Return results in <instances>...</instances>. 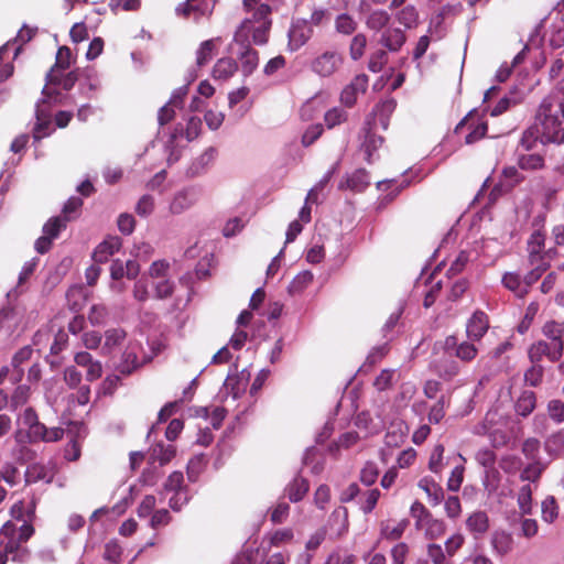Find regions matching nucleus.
Listing matches in <instances>:
<instances>
[{"instance_id":"f257e3e1","label":"nucleus","mask_w":564,"mask_h":564,"mask_svg":"<svg viewBox=\"0 0 564 564\" xmlns=\"http://www.w3.org/2000/svg\"><path fill=\"white\" fill-rule=\"evenodd\" d=\"M538 141L543 144L564 143V94L554 93L542 99L535 113V124L522 133L519 147L530 151Z\"/></svg>"},{"instance_id":"f03ea898","label":"nucleus","mask_w":564,"mask_h":564,"mask_svg":"<svg viewBox=\"0 0 564 564\" xmlns=\"http://www.w3.org/2000/svg\"><path fill=\"white\" fill-rule=\"evenodd\" d=\"M202 189L198 186H187L177 191L171 198L169 212L181 215L191 209L200 198Z\"/></svg>"},{"instance_id":"7ed1b4c3","label":"nucleus","mask_w":564,"mask_h":564,"mask_svg":"<svg viewBox=\"0 0 564 564\" xmlns=\"http://www.w3.org/2000/svg\"><path fill=\"white\" fill-rule=\"evenodd\" d=\"M343 64V56L336 51H326L315 57L311 63V69L321 77H329L335 74Z\"/></svg>"},{"instance_id":"20e7f679","label":"nucleus","mask_w":564,"mask_h":564,"mask_svg":"<svg viewBox=\"0 0 564 564\" xmlns=\"http://www.w3.org/2000/svg\"><path fill=\"white\" fill-rule=\"evenodd\" d=\"M467 128L468 133L465 137L466 144H473L484 138L487 133V123L478 120L476 111H470L464 119H462L455 128L456 133H462Z\"/></svg>"},{"instance_id":"39448f33","label":"nucleus","mask_w":564,"mask_h":564,"mask_svg":"<svg viewBox=\"0 0 564 564\" xmlns=\"http://www.w3.org/2000/svg\"><path fill=\"white\" fill-rule=\"evenodd\" d=\"M395 107L397 101L394 98L381 100L373 107L371 113L366 119V126L370 127V129H376L379 124L383 130H387Z\"/></svg>"},{"instance_id":"423d86ee","label":"nucleus","mask_w":564,"mask_h":564,"mask_svg":"<svg viewBox=\"0 0 564 564\" xmlns=\"http://www.w3.org/2000/svg\"><path fill=\"white\" fill-rule=\"evenodd\" d=\"M37 502L39 498L34 492L18 499L10 508L11 518L21 522L35 521Z\"/></svg>"},{"instance_id":"0eeeda50","label":"nucleus","mask_w":564,"mask_h":564,"mask_svg":"<svg viewBox=\"0 0 564 564\" xmlns=\"http://www.w3.org/2000/svg\"><path fill=\"white\" fill-rule=\"evenodd\" d=\"M528 356L532 364H540L543 357L551 362H556L563 356V351L560 350V344L553 346L551 343L539 340L529 347Z\"/></svg>"},{"instance_id":"6e6552de","label":"nucleus","mask_w":564,"mask_h":564,"mask_svg":"<svg viewBox=\"0 0 564 564\" xmlns=\"http://www.w3.org/2000/svg\"><path fill=\"white\" fill-rule=\"evenodd\" d=\"M64 436V430L62 427H46L43 423H37L26 431L28 442L31 444L39 442H57Z\"/></svg>"},{"instance_id":"1a4fd4ad","label":"nucleus","mask_w":564,"mask_h":564,"mask_svg":"<svg viewBox=\"0 0 564 564\" xmlns=\"http://www.w3.org/2000/svg\"><path fill=\"white\" fill-rule=\"evenodd\" d=\"M141 349L138 341H129L126 346L120 361L117 365V370L124 376L131 375L134 370L142 366V361L138 358V351Z\"/></svg>"},{"instance_id":"9d476101","label":"nucleus","mask_w":564,"mask_h":564,"mask_svg":"<svg viewBox=\"0 0 564 564\" xmlns=\"http://www.w3.org/2000/svg\"><path fill=\"white\" fill-rule=\"evenodd\" d=\"M368 88V76L366 74L356 75L350 84H348L340 94V101L346 107H352L357 97L365 94Z\"/></svg>"},{"instance_id":"9b49d317","label":"nucleus","mask_w":564,"mask_h":564,"mask_svg":"<svg viewBox=\"0 0 564 564\" xmlns=\"http://www.w3.org/2000/svg\"><path fill=\"white\" fill-rule=\"evenodd\" d=\"M78 80V75L76 70H72L65 75H59L58 72L54 73V68H51L46 74V85L44 86L42 94L45 98H51L54 90L48 88V85H59L65 90H70L76 82Z\"/></svg>"},{"instance_id":"f8f14e48","label":"nucleus","mask_w":564,"mask_h":564,"mask_svg":"<svg viewBox=\"0 0 564 564\" xmlns=\"http://www.w3.org/2000/svg\"><path fill=\"white\" fill-rule=\"evenodd\" d=\"M431 369L442 379L452 380L459 372V366L452 355L443 354L431 361Z\"/></svg>"},{"instance_id":"ddd939ff","label":"nucleus","mask_w":564,"mask_h":564,"mask_svg":"<svg viewBox=\"0 0 564 564\" xmlns=\"http://www.w3.org/2000/svg\"><path fill=\"white\" fill-rule=\"evenodd\" d=\"M489 328L488 315L482 311H476L466 324V334L471 341H478Z\"/></svg>"},{"instance_id":"4468645a","label":"nucleus","mask_w":564,"mask_h":564,"mask_svg":"<svg viewBox=\"0 0 564 564\" xmlns=\"http://www.w3.org/2000/svg\"><path fill=\"white\" fill-rule=\"evenodd\" d=\"M313 35L308 21L297 20L289 31V46L295 51L302 47Z\"/></svg>"},{"instance_id":"2eb2a0df","label":"nucleus","mask_w":564,"mask_h":564,"mask_svg":"<svg viewBox=\"0 0 564 564\" xmlns=\"http://www.w3.org/2000/svg\"><path fill=\"white\" fill-rule=\"evenodd\" d=\"M54 476V470L48 466L41 463H33L29 465L24 471V484L25 486H30L39 481L51 484Z\"/></svg>"},{"instance_id":"dca6fc26","label":"nucleus","mask_w":564,"mask_h":564,"mask_svg":"<svg viewBox=\"0 0 564 564\" xmlns=\"http://www.w3.org/2000/svg\"><path fill=\"white\" fill-rule=\"evenodd\" d=\"M47 102L46 98H43L36 102L35 118L36 123L33 128V138L35 141H40L51 133V119L50 115L43 106Z\"/></svg>"},{"instance_id":"f3484780","label":"nucleus","mask_w":564,"mask_h":564,"mask_svg":"<svg viewBox=\"0 0 564 564\" xmlns=\"http://www.w3.org/2000/svg\"><path fill=\"white\" fill-rule=\"evenodd\" d=\"M122 241L117 236H111L100 242L93 252V259L96 263H105L109 258L120 250Z\"/></svg>"},{"instance_id":"a211bd4d","label":"nucleus","mask_w":564,"mask_h":564,"mask_svg":"<svg viewBox=\"0 0 564 564\" xmlns=\"http://www.w3.org/2000/svg\"><path fill=\"white\" fill-rule=\"evenodd\" d=\"M217 156V150L213 147L206 149L196 158L186 171L188 177H196L204 174Z\"/></svg>"},{"instance_id":"6ab92c4d","label":"nucleus","mask_w":564,"mask_h":564,"mask_svg":"<svg viewBox=\"0 0 564 564\" xmlns=\"http://www.w3.org/2000/svg\"><path fill=\"white\" fill-rule=\"evenodd\" d=\"M406 41L404 32L399 28H387L382 31L379 44L390 52H398Z\"/></svg>"},{"instance_id":"aec40b11","label":"nucleus","mask_w":564,"mask_h":564,"mask_svg":"<svg viewBox=\"0 0 564 564\" xmlns=\"http://www.w3.org/2000/svg\"><path fill=\"white\" fill-rule=\"evenodd\" d=\"M370 184L369 175L366 170L359 169L343 180L339 189L349 188L355 192H362Z\"/></svg>"},{"instance_id":"412c9836","label":"nucleus","mask_w":564,"mask_h":564,"mask_svg":"<svg viewBox=\"0 0 564 564\" xmlns=\"http://www.w3.org/2000/svg\"><path fill=\"white\" fill-rule=\"evenodd\" d=\"M104 337L105 341L101 351L104 355H110L116 348L124 343L127 332L121 327L108 328L105 332Z\"/></svg>"},{"instance_id":"4be33fe9","label":"nucleus","mask_w":564,"mask_h":564,"mask_svg":"<svg viewBox=\"0 0 564 564\" xmlns=\"http://www.w3.org/2000/svg\"><path fill=\"white\" fill-rule=\"evenodd\" d=\"M238 59L245 76L251 75L259 64L258 52L243 43L241 44V51L238 53Z\"/></svg>"},{"instance_id":"5701e85b","label":"nucleus","mask_w":564,"mask_h":564,"mask_svg":"<svg viewBox=\"0 0 564 564\" xmlns=\"http://www.w3.org/2000/svg\"><path fill=\"white\" fill-rule=\"evenodd\" d=\"M542 334L553 346H557L560 344V350L564 351V321H547L542 327Z\"/></svg>"},{"instance_id":"b1692460","label":"nucleus","mask_w":564,"mask_h":564,"mask_svg":"<svg viewBox=\"0 0 564 564\" xmlns=\"http://www.w3.org/2000/svg\"><path fill=\"white\" fill-rule=\"evenodd\" d=\"M502 285L514 293L517 297H524L528 294L527 286L519 272H506L501 279Z\"/></svg>"},{"instance_id":"393cba45","label":"nucleus","mask_w":564,"mask_h":564,"mask_svg":"<svg viewBox=\"0 0 564 564\" xmlns=\"http://www.w3.org/2000/svg\"><path fill=\"white\" fill-rule=\"evenodd\" d=\"M213 8L209 7L208 2L203 0H186L185 3L180 4L176 8L178 15L187 17L189 12L196 13V19L200 15L210 14Z\"/></svg>"},{"instance_id":"a878e982","label":"nucleus","mask_w":564,"mask_h":564,"mask_svg":"<svg viewBox=\"0 0 564 564\" xmlns=\"http://www.w3.org/2000/svg\"><path fill=\"white\" fill-rule=\"evenodd\" d=\"M375 129H370V127H367V133L365 137V141L361 144V151L365 153V159L368 163L373 162V154L382 145L383 138L377 135L373 132Z\"/></svg>"},{"instance_id":"bb28decb","label":"nucleus","mask_w":564,"mask_h":564,"mask_svg":"<svg viewBox=\"0 0 564 564\" xmlns=\"http://www.w3.org/2000/svg\"><path fill=\"white\" fill-rule=\"evenodd\" d=\"M424 532L425 536L430 540L441 538L445 531L446 525L443 520L435 519L432 514L426 518L425 521L422 522L420 527L416 528Z\"/></svg>"},{"instance_id":"cd10ccee","label":"nucleus","mask_w":564,"mask_h":564,"mask_svg":"<svg viewBox=\"0 0 564 564\" xmlns=\"http://www.w3.org/2000/svg\"><path fill=\"white\" fill-rule=\"evenodd\" d=\"M238 69V65L235 59L230 57H223L217 61L213 68V77L215 79L227 80Z\"/></svg>"},{"instance_id":"c85d7f7f","label":"nucleus","mask_w":564,"mask_h":564,"mask_svg":"<svg viewBox=\"0 0 564 564\" xmlns=\"http://www.w3.org/2000/svg\"><path fill=\"white\" fill-rule=\"evenodd\" d=\"M544 248V235L536 230L534 231L528 241L529 261L531 265L542 260V251Z\"/></svg>"},{"instance_id":"c756f323","label":"nucleus","mask_w":564,"mask_h":564,"mask_svg":"<svg viewBox=\"0 0 564 564\" xmlns=\"http://www.w3.org/2000/svg\"><path fill=\"white\" fill-rule=\"evenodd\" d=\"M536 405L535 393L531 390H524L518 398L514 410L521 416H528L533 412Z\"/></svg>"},{"instance_id":"7c9ffc66","label":"nucleus","mask_w":564,"mask_h":564,"mask_svg":"<svg viewBox=\"0 0 564 564\" xmlns=\"http://www.w3.org/2000/svg\"><path fill=\"white\" fill-rule=\"evenodd\" d=\"M491 545L497 554L503 556L512 551L513 539L503 531L495 532L491 538Z\"/></svg>"},{"instance_id":"2f4dec72","label":"nucleus","mask_w":564,"mask_h":564,"mask_svg":"<svg viewBox=\"0 0 564 564\" xmlns=\"http://www.w3.org/2000/svg\"><path fill=\"white\" fill-rule=\"evenodd\" d=\"M220 39H210L200 43L198 50L196 51V65L197 67H203L207 63L212 61L216 50V42H219Z\"/></svg>"},{"instance_id":"473e14b6","label":"nucleus","mask_w":564,"mask_h":564,"mask_svg":"<svg viewBox=\"0 0 564 564\" xmlns=\"http://www.w3.org/2000/svg\"><path fill=\"white\" fill-rule=\"evenodd\" d=\"M176 449L173 445H165L163 443L155 444L150 452V457L154 462H159L161 466L170 463L175 456Z\"/></svg>"},{"instance_id":"72a5a7b5","label":"nucleus","mask_w":564,"mask_h":564,"mask_svg":"<svg viewBox=\"0 0 564 564\" xmlns=\"http://www.w3.org/2000/svg\"><path fill=\"white\" fill-rule=\"evenodd\" d=\"M308 491V482L302 477H295L285 488V492L292 502H297Z\"/></svg>"},{"instance_id":"f704fd0d","label":"nucleus","mask_w":564,"mask_h":564,"mask_svg":"<svg viewBox=\"0 0 564 564\" xmlns=\"http://www.w3.org/2000/svg\"><path fill=\"white\" fill-rule=\"evenodd\" d=\"M8 556L11 555V561L19 564L28 563L31 558V551L29 547L23 546L21 543L7 542L4 544Z\"/></svg>"},{"instance_id":"c9c22d12","label":"nucleus","mask_w":564,"mask_h":564,"mask_svg":"<svg viewBox=\"0 0 564 564\" xmlns=\"http://www.w3.org/2000/svg\"><path fill=\"white\" fill-rule=\"evenodd\" d=\"M544 449L551 456L564 454V427L551 434L544 442Z\"/></svg>"},{"instance_id":"e433bc0d","label":"nucleus","mask_w":564,"mask_h":564,"mask_svg":"<svg viewBox=\"0 0 564 564\" xmlns=\"http://www.w3.org/2000/svg\"><path fill=\"white\" fill-rule=\"evenodd\" d=\"M419 487L426 492L434 505H438L444 498V491L442 487L432 478H422L419 481Z\"/></svg>"},{"instance_id":"4c0bfd02","label":"nucleus","mask_w":564,"mask_h":564,"mask_svg":"<svg viewBox=\"0 0 564 564\" xmlns=\"http://www.w3.org/2000/svg\"><path fill=\"white\" fill-rule=\"evenodd\" d=\"M395 19L406 29H413L419 23V12L414 6H405L395 13Z\"/></svg>"},{"instance_id":"58836bf2","label":"nucleus","mask_w":564,"mask_h":564,"mask_svg":"<svg viewBox=\"0 0 564 564\" xmlns=\"http://www.w3.org/2000/svg\"><path fill=\"white\" fill-rule=\"evenodd\" d=\"M380 495H381L380 490L377 488L368 489V490L361 492L360 497L357 501L360 510L365 514L370 513L375 509V507L380 498Z\"/></svg>"},{"instance_id":"ea45409f","label":"nucleus","mask_w":564,"mask_h":564,"mask_svg":"<svg viewBox=\"0 0 564 564\" xmlns=\"http://www.w3.org/2000/svg\"><path fill=\"white\" fill-rule=\"evenodd\" d=\"M390 14L384 10L372 11L366 20V25L372 31L386 30L390 22Z\"/></svg>"},{"instance_id":"a19ab883","label":"nucleus","mask_w":564,"mask_h":564,"mask_svg":"<svg viewBox=\"0 0 564 564\" xmlns=\"http://www.w3.org/2000/svg\"><path fill=\"white\" fill-rule=\"evenodd\" d=\"M467 529L474 533H485L488 530V516L484 511H476L466 520Z\"/></svg>"},{"instance_id":"79ce46f5","label":"nucleus","mask_w":564,"mask_h":564,"mask_svg":"<svg viewBox=\"0 0 564 564\" xmlns=\"http://www.w3.org/2000/svg\"><path fill=\"white\" fill-rule=\"evenodd\" d=\"M66 220L61 216L52 217L44 224L43 235L54 240L58 237L59 232L66 228Z\"/></svg>"},{"instance_id":"37998d69","label":"nucleus","mask_w":564,"mask_h":564,"mask_svg":"<svg viewBox=\"0 0 564 564\" xmlns=\"http://www.w3.org/2000/svg\"><path fill=\"white\" fill-rule=\"evenodd\" d=\"M542 519L552 523L558 516V506L553 496H547L541 505Z\"/></svg>"},{"instance_id":"c03bdc74","label":"nucleus","mask_w":564,"mask_h":564,"mask_svg":"<svg viewBox=\"0 0 564 564\" xmlns=\"http://www.w3.org/2000/svg\"><path fill=\"white\" fill-rule=\"evenodd\" d=\"M83 206V199L76 196H72L64 204L62 209V218L68 223L69 220L76 218L79 214V210Z\"/></svg>"},{"instance_id":"a18cd8bd","label":"nucleus","mask_w":564,"mask_h":564,"mask_svg":"<svg viewBox=\"0 0 564 564\" xmlns=\"http://www.w3.org/2000/svg\"><path fill=\"white\" fill-rule=\"evenodd\" d=\"M518 165L522 170H539L544 165V159L540 154H520Z\"/></svg>"},{"instance_id":"49530a36","label":"nucleus","mask_w":564,"mask_h":564,"mask_svg":"<svg viewBox=\"0 0 564 564\" xmlns=\"http://www.w3.org/2000/svg\"><path fill=\"white\" fill-rule=\"evenodd\" d=\"M426 553L433 564H454L440 544H427Z\"/></svg>"},{"instance_id":"de8ad7c7","label":"nucleus","mask_w":564,"mask_h":564,"mask_svg":"<svg viewBox=\"0 0 564 564\" xmlns=\"http://www.w3.org/2000/svg\"><path fill=\"white\" fill-rule=\"evenodd\" d=\"M0 479L8 484L10 487L19 485L21 480L20 471L17 466L7 463L0 468Z\"/></svg>"},{"instance_id":"09e8293b","label":"nucleus","mask_w":564,"mask_h":564,"mask_svg":"<svg viewBox=\"0 0 564 564\" xmlns=\"http://www.w3.org/2000/svg\"><path fill=\"white\" fill-rule=\"evenodd\" d=\"M518 506L522 514H530L532 511V489L530 485H524L518 492Z\"/></svg>"},{"instance_id":"8fccbe9b","label":"nucleus","mask_w":564,"mask_h":564,"mask_svg":"<svg viewBox=\"0 0 564 564\" xmlns=\"http://www.w3.org/2000/svg\"><path fill=\"white\" fill-rule=\"evenodd\" d=\"M335 28L338 33L350 35L357 29V22L347 13H341L336 18Z\"/></svg>"},{"instance_id":"3c124183","label":"nucleus","mask_w":564,"mask_h":564,"mask_svg":"<svg viewBox=\"0 0 564 564\" xmlns=\"http://www.w3.org/2000/svg\"><path fill=\"white\" fill-rule=\"evenodd\" d=\"M314 275L311 271L300 272L290 283V293H300L313 282Z\"/></svg>"},{"instance_id":"603ef678","label":"nucleus","mask_w":564,"mask_h":564,"mask_svg":"<svg viewBox=\"0 0 564 564\" xmlns=\"http://www.w3.org/2000/svg\"><path fill=\"white\" fill-rule=\"evenodd\" d=\"M33 522L34 521L22 522L17 529L15 534L8 542L26 543L35 532Z\"/></svg>"},{"instance_id":"864d4df0","label":"nucleus","mask_w":564,"mask_h":564,"mask_svg":"<svg viewBox=\"0 0 564 564\" xmlns=\"http://www.w3.org/2000/svg\"><path fill=\"white\" fill-rule=\"evenodd\" d=\"M544 468L545 466L540 460H533L521 471L520 478L522 480L536 481Z\"/></svg>"},{"instance_id":"5fc2aeb1","label":"nucleus","mask_w":564,"mask_h":564,"mask_svg":"<svg viewBox=\"0 0 564 564\" xmlns=\"http://www.w3.org/2000/svg\"><path fill=\"white\" fill-rule=\"evenodd\" d=\"M406 527H408L406 520H402L393 527L387 524L382 528L381 534L387 540L395 541V540H399L403 535Z\"/></svg>"},{"instance_id":"6e6d98bb","label":"nucleus","mask_w":564,"mask_h":564,"mask_svg":"<svg viewBox=\"0 0 564 564\" xmlns=\"http://www.w3.org/2000/svg\"><path fill=\"white\" fill-rule=\"evenodd\" d=\"M443 455H444V446L442 444L435 445L433 448L430 460H429V468L431 471L438 474L443 470L444 464H443Z\"/></svg>"},{"instance_id":"4d7b16f0","label":"nucleus","mask_w":564,"mask_h":564,"mask_svg":"<svg viewBox=\"0 0 564 564\" xmlns=\"http://www.w3.org/2000/svg\"><path fill=\"white\" fill-rule=\"evenodd\" d=\"M499 485V473L496 468L485 469L482 476V486L485 490L491 495L495 492Z\"/></svg>"},{"instance_id":"13d9d810","label":"nucleus","mask_w":564,"mask_h":564,"mask_svg":"<svg viewBox=\"0 0 564 564\" xmlns=\"http://www.w3.org/2000/svg\"><path fill=\"white\" fill-rule=\"evenodd\" d=\"M547 414L554 423H556V424L563 423L564 422V402L561 400H557V399L549 401Z\"/></svg>"},{"instance_id":"bf43d9fd","label":"nucleus","mask_w":564,"mask_h":564,"mask_svg":"<svg viewBox=\"0 0 564 564\" xmlns=\"http://www.w3.org/2000/svg\"><path fill=\"white\" fill-rule=\"evenodd\" d=\"M478 349L473 343L463 341L456 349L455 356L462 361L468 362L476 358Z\"/></svg>"},{"instance_id":"052dcab7","label":"nucleus","mask_w":564,"mask_h":564,"mask_svg":"<svg viewBox=\"0 0 564 564\" xmlns=\"http://www.w3.org/2000/svg\"><path fill=\"white\" fill-rule=\"evenodd\" d=\"M378 476V466L372 462H368L360 471V481L366 486H371L377 481Z\"/></svg>"},{"instance_id":"680f3d73","label":"nucleus","mask_w":564,"mask_h":564,"mask_svg":"<svg viewBox=\"0 0 564 564\" xmlns=\"http://www.w3.org/2000/svg\"><path fill=\"white\" fill-rule=\"evenodd\" d=\"M29 399V388L19 386L9 398L10 409L15 411L18 408L26 403Z\"/></svg>"},{"instance_id":"e2e57ef3","label":"nucleus","mask_w":564,"mask_h":564,"mask_svg":"<svg viewBox=\"0 0 564 564\" xmlns=\"http://www.w3.org/2000/svg\"><path fill=\"white\" fill-rule=\"evenodd\" d=\"M108 317V310L101 304H96L90 307L88 319L91 325L99 326L106 323Z\"/></svg>"},{"instance_id":"0e129e2a","label":"nucleus","mask_w":564,"mask_h":564,"mask_svg":"<svg viewBox=\"0 0 564 564\" xmlns=\"http://www.w3.org/2000/svg\"><path fill=\"white\" fill-rule=\"evenodd\" d=\"M122 555V549L115 540L109 541L105 545L104 558L113 564H119Z\"/></svg>"},{"instance_id":"69168bd1","label":"nucleus","mask_w":564,"mask_h":564,"mask_svg":"<svg viewBox=\"0 0 564 564\" xmlns=\"http://www.w3.org/2000/svg\"><path fill=\"white\" fill-rule=\"evenodd\" d=\"M324 120L328 128H334L347 120V112L341 108L335 107L325 113Z\"/></svg>"},{"instance_id":"338daca9","label":"nucleus","mask_w":564,"mask_h":564,"mask_svg":"<svg viewBox=\"0 0 564 564\" xmlns=\"http://www.w3.org/2000/svg\"><path fill=\"white\" fill-rule=\"evenodd\" d=\"M540 446H541V444L538 438L530 437L523 442L522 453L531 462L540 460L539 459Z\"/></svg>"},{"instance_id":"774afa93","label":"nucleus","mask_w":564,"mask_h":564,"mask_svg":"<svg viewBox=\"0 0 564 564\" xmlns=\"http://www.w3.org/2000/svg\"><path fill=\"white\" fill-rule=\"evenodd\" d=\"M154 205L153 196L145 194L138 200L135 205V213L141 217H148L153 213Z\"/></svg>"}]
</instances>
